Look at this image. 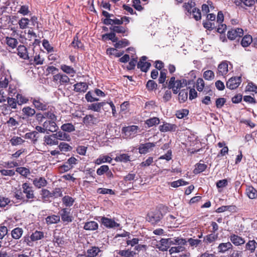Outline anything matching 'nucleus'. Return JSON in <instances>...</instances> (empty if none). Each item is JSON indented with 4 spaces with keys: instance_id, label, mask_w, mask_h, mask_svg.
Segmentation results:
<instances>
[{
    "instance_id": "53",
    "label": "nucleus",
    "mask_w": 257,
    "mask_h": 257,
    "mask_svg": "<svg viewBox=\"0 0 257 257\" xmlns=\"http://www.w3.org/2000/svg\"><path fill=\"white\" fill-rule=\"evenodd\" d=\"M207 168L206 165L205 164L198 163L196 165L195 168L194 170L195 174H198L204 171Z\"/></svg>"
},
{
    "instance_id": "8",
    "label": "nucleus",
    "mask_w": 257,
    "mask_h": 257,
    "mask_svg": "<svg viewBox=\"0 0 257 257\" xmlns=\"http://www.w3.org/2000/svg\"><path fill=\"white\" fill-rule=\"evenodd\" d=\"M243 35V31L241 28L231 29L227 33V37L229 39L233 40L240 38Z\"/></svg>"
},
{
    "instance_id": "58",
    "label": "nucleus",
    "mask_w": 257,
    "mask_h": 257,
    "mask_svg": "<svg viewBox=\"0 0 257 257\" xmlns=\"http://www.w3.org/2000/svg\"><path fill=\"white\" fill-rule=\"evenodd\" d=\"M9 107L13 109H16L17 107V100L13 97H7V100Z\"/></svg>"
},
{
    "instance_id": "46",
    "label": "nucleus",
    "mask_w": 257,
    "mask_h": 257,
    "mask_svg": "<svg viewBox=\"0 0 257 257\" xmlns=\"http://www.w3.org/2000/svg\"><path fill=\"white\" fill-rule=\"evenodd\" d=\"M17 101L18 104L19 105H21L23 104L27 103L29 101L28 98L23 96L22 94L18 93L16 95Z\"/></svg>"
},
{
    "instance_id": "26",
    "label": "nucleus",
    "mask_w": 257,
    "mask_h": 257,
    "mask_svg": "<svg viewBox=\"0 0 257 257\" xmlns=\"http://www.w3.org/2000/svg\"><path fill=\"white\" fill-rule=\"evenodd\" d=\"M174 239H172L171 238H163L161 239L160 243L162 245V247L161 248L162 250H166L169 248L170 245H173L174 243H173Z\"/></svg>"
},
{
    "instance_id": "13",
    "label": "nucleus",
    "mask_w": 257,
    "mask_h": 257,
    "mask_svg": "<svg viewBox=\"0 0 257 257\" xmlns=\"http://www.w3.org/2000/svg\"><path fill=\"white\" fill-rule=\"evenodd\" d=\"M111 31L114 32L115 34H121L123 36H127L128 34V29L126 27L121 25L111 26L109 28Z\"/></svg>"
},
{
    "instance_id": "38",
    "label": "nucleus",
    "mask_w": 257,
    "mask_h": 257,
    "mask_svg": "<svg viewBox=\"0 0 257 257\" xmlns=\"http://www.w3.org/2000/svg\"><path fill=\"white\" fill-rule=\"evenodd\" d=\"M115 160L116 162H121L123 163H126L131 161L130 156L126 154H122L117 156L115 158Z\"/></svg>"
},
{
    "instance_id": "40",
    "label": "nucleus",
    "mask_w": 257,
    "mask_h": 257,
    "mask_svg": "<svg viewBox=\"0 0 257 257\" xmlns=\"http://www.w3.org/2000/svg\"><path fill=\"white\" fill-rule=\"evenodd\" d=\"M23 244H26V245L29 246H34V241L32 239L31 235L29 236L28 235H25L22 239L20 240Z\"/></svg>"
},
{
    "instance_id": "22",
    "label": "nucleus",
    "mask_w": 257,
    "mask_h": 257,
    "mask_svg": "<svg viewBox=\"0 0 257 257\" xmlns=\"http://www.w3.org/2000/svg\"><path fill=\"white\" fill-rule=\"evenodd\" d=\"M83 122L87 125L96 124L98 122V119L95 117L93 115H86L83 117Z\"/></svg>"
},
{
    "instance_id": "12",
    "label": "nucleus",
    "mask_w": 257,
    "mask_h": 257,
    "mask_svg": "<svg viewBox=\"0 0 257 257\" xmlns=\"http://www.w3.org/2000/svg\"><path fill=\"white\" fill-rule=\"evenodd\" d=\"M147 59L146 56H143L138 63V68L143 72H147L151 66V63L146 61Z\"/></svg>"
},
{
    "instance_id": "34",
    "label": "nucleus",
    "mask_w": 257,
    "mask_h": 257,
    "mask_svg": "<svg viewBox=\"0 0 257 257\" xmlns=\"http://www.w3.org/2000/svg\"><path fill=\"white\" fill-rule=\"evenodd\" d=\"M23 233V230L22 228L20 227H17L11 232L12 236L14 239H18L22 236Z\"/></svg>"
},
{
    "instance_id": "39",
    "label": "nucleus",
    "mask_w": 257,
    "mask_h": 257,
    "mask_svg": "<svg viewBox=\"0 0 257 257\" xmlns=\"http://www.w3.org/2000/svg\"><path fill=\"white\" fill-rule=\"evenodd\" d=\"M61 129L65 133H71L75 131V126L71 123H67L62 124Z\"/></svg>"
},
{
    "instance_id": "27",
    "label": "nucleus",
    "mask_w": 257,
    "mask_h": 257,
    "mask_svg": "<svg viewBox=\"0 0 257 257\" xmlns=\"http://www.w3.org/2000/svg\"><path fill=\"white\" fill-rule=\"evenodd\" d=\"M232 245L230 242L221 243L219 244L217 248L219 252L224 253L232 247Z\"/></svg>"
},
{
    "instance_id": "45",
    "label": "nucleus",
    "mask_w": 257,
    "mask_h": 257,
    "mask_svg": "<svg viewBox=\"0 0 257 257\" xmlns=\"http://www.w3.org/2000/svg\"><path fill=\"white\" fill-rule=\"evenodd\" d=\"M43 237L44 233L42 231L36 230L31 234L32 239L34 241L40 240Z\"/></svg>"
},
{
    "instance_id": "36",
    "label": "nucleus",
    "mask_w": 257,
    "mask_h": 257,
    "mask_svg": "<svg viewBox=\"0 0 257 257\" xmlns=\"http://www.w3.org/2000/svg\"><path fill=\"white\" fill-rule=\"evenodd\" d=\"M112 159L108 156H100L95 160V163L96 165H100L104 163H110Z\"/></svg>"
},
{
    "instance_id": "60",
    "label": "nucleus",
    "mask_w": 257,
    "mask_h": 257,
    "mask_svg": "<svg viewBox=\"0 0 257 257\" xmlns=\"http://www.w3.org/2000/svg\"><path fill=\"white\" fill-rule=\"evenodd\" d=\"M11 203V200L3 196L0 195V207H5Z\"/></svg>"
},
{
    "instance_id": "62",
    "label": "nucleus",
    "mask_w": 257,
    "mask_h": 257,
    "mask_svg": "<svg viewBox=\"0 0 257 257\" xmlns=\"http://www.w3.org/2000/svg\"><path fill=\"white\" fill-rule=\"evenodd\" d=\"M203 77L207 80H211L214 77V72L211 70H206L203 73Z\"/></svg>"
},
{
    "instance_id": "7",
    "label": "nucleus",
    "mask_w": 257,
    "mask_h": 257,
    "mask_svg": "<svg viewBox=\"0 0 257 257\" xmlns=\"http://www.w3.org/2000/svg\"><path fill=\"white\" fill-rule=\"evenodd\" d=\"M53 81L60 85H66L69 81V78L66 75L62 73H58L53 76Z\"/></svg>"
},
{
    "instance_id": "2",
    "label": "nucleus",
    "mask_w": 257,
    "mask_h": 257,
    "mask_svg": "<svg viewBox=\"0 0 257 257\" xmlns=\"http://www.w3.org/2000/svg\"><path fill=\"white\" fill-rule=\"evenodd\" d=\"M140 132V127L136 125L124 126L121 129L123 137L126 139H132L134 138Z\"/></svg>"
},
{
    "instance_id": "28",
    "label": "nucleus",
    "mask_w": 257,
    "mask_h": 257,
    "mask_svg": "<svg viewBox=\"0 0 257 257\" xmlns=\"http://www.w3.org/2000/svg\"><path fill=\"white\" fill-rule=\"evenodd\" d=\"M105 104L104 102L92 103L88 106V109L99 112Z\"/></svg>"
},
{
    "instance_id": "63",
    "label": "nucleus",
    "mask_w": 257,
    "mask_h": 257,
    "mask_svg": "<svg viewBox=\"0 0 257 257\" xmlns=\"http://www.w3.org/2000/svg\"><path fill=\"white\" fill-rule=\"evenodd\" d=\"M153 162H154V158H153V157H149L146 159V160H145V161L142 162L140 164V166L142 167H149L151 165H152V164L153 163Z\"/></svg>"
},
{
    "instance_id": "19",
    "label": "nucleus",
    "mask_w": 257,
    "mask_h": 257,
    "mask_svg": "<svg viewBox=\"0 0 257 257\" xmlns=\"http://www.w3.org/2000/svg\"><path fill=\"white\" fill-rule=\"evenodd\" d=\"M176 125L169 123H164L163 124L159 126V130L161 132H167L169 131H175L176 129Z\"/></svg>"
},
{
    "instance_id": "47",
    "label": "nucleus",
    "mask_w": 257,
    "mask_h": 257,
    "mask_svg": "<svg viewBox=\"0 0 257 257\" xmlns=\"http://www.w3.org/2000/svg\"><path fill=\"white\" fill-rule=\"evenodd\" d=\"M62 202L66 206L70 207L73 204L74 199L70 196H65L62 198Z\"/></svg>"
},
{
    "instance_id": "14",
    "label": "nucleus",
    "mask_w": 257,
    "mask_h": 257,
    "mask_svg": "<svg viewBox=\"0 0 257 257\" xmlns=\"http://www.w3.org/2000/svg\"><path fill=\"white\" fill-rule=\"evenodd\" d=\"M162 217V214L159 211L150 213L148 216V220L152 224L159 222Z\"/></svg>"
},
{
    "instance_id": "24",
    "label": "nucleus",
    "mask_w": 257,
    "mask_h": 257,
    "mask_svg": "<svg viewBox=\"0 0 257 257\" xmlns=\"http://www.w3.org/2000/svg\"><path fill=\"white\" fill-rule=\"evenodd\" d=\"M230 241L236 246L243 244L245 243L244 239L235 234H232L230 237Z\"/></svg>"
},
{
    "instance_id": "35",
    "label": "nucleus",
    "mask_w": 257,
    "mask_h": 257,
    "mask_svg": "<svg viewBox=\"0 0 257 257\" xmlns=\"http://www.w3.org/2000/svg\"><path fill=\"white\" fill-rule=\"evenodd\" d=\"M46 222L48 224L57 223L60 221V216L56 215L48 216L46 218Z\"/></svg>"
},
{
    "instance_id": "56",
    "label": "nucleus",
    "mask_w": 257,
    "mask_h": 257,
    "mask_svg": "<svg viewBox=\"0 0 257 257\" xmlns=\"http://www.w3.org/2000/svg\"><path fill=\"white\" fill-rule=\"evenodd\" d=\"M188 184V182L185 181L183 179H179L178 180L173 181L171 183V186L172 187L176 188L181 186L186 185Z\"/></svg>"
},
{
    "instance_id": "43",
    "label": "nucleus",
    "mask_w": 257,
    "mask_h": 257,
    "mask_svg": "<svg viewBox=\"0 0 257 257\" xmlns=\"http://www.w3.org/2000/svg\"><path fill=\"white\" fill-rule=\"evenodd\" d=\"M100 251V249L97 247H92L91 248L87 250V256L88 257H95L96 256L98 252Z\"/></svg>"
},
{
    "instance_id": "11",
    "label": "nucleus",
    "mask_w": 257,
    "mask_h": 257,
    "mask_svg": "<svg viewBox=\"0 0 257 257\" xmlns=\"http://www.w3.org/2000/svg\"><path fill=\"white\" fill-rule=\"evenodd\" d=\"M32 103L35 107L40 110H45L47 109V105L42 99L40 98H32Z\"/></svg>"
},
{
    "instance_id": "17",
    "label": "nucleus",
    "mask_w": 257,
    "mask_h": 257,
    "mask_svg": "<svg viewBox=\"0 0 257 257\" xmlns=\"http://www.w3.org/2000/svg\"><path fill=\"white\" fill-rule=\"evenodd\" d=\"M60 215L62 221L64 222H70L72 221L70 210L67 208H63L61 210Z\"/></svg>"
},
{
    "instance_id": "52",
    "label": "nucleus",
    "mask_w": 257,
    "mask_h": 257,
    "mask_svg": "<svg viewBox=\"0 0 257 257\" xmlns=\"http://www.w3.org/2000/svg\"><path fill=\"white\" fill-rule=\"evenodd\" d=\"M58 148L60 151L65 152L70 151L72 149L71 146L64 142L60 143L58 145Z\"/></svg>"
},
{
    "instance_id": "10",
    "label": "nucleus",
    "mask_w": 257,
    "mask_h": 257,
    "mask_svg": "<svg viewBox=\"0 0 257 257\" xmlns=\"http://www.w3.org/2000/svg\"><path fill=\"white\" fill-rule=\"evenodd\" d=\"M43 123L46 131L54 133L58 130L59 127L56 123V121L46 120Z\"/></svg>"
},
{
    "instance_id": "44",
    "label": "nucleus",
    "mask_w": 257,
    "mask_h": 257,
    "mask_svg": "<svg viewBox=\"0 0 257 257\" xmlns=\"http://www.w3.org/2000/svg\"><path fill=\"white\" fill-rule=\"evenodd\" d=\"M252 42V37L250 35H246L242 39L241 44L243 47L248 46Z\"/></svg>"
},
{
    "instance_id": "50",
    "label": "nucleus",
    "mask_w": 257,
    "mask_h": 257,
    "mask_svg": "<svg viewBox=\"0 0 257 257\" xmlns=\"http://www.w3.org/2000/svg\"><path fill=\"white\" fill-rule=\"evenodd\" d=\"M25 141L22 139L21 137H13L10 140V143L12 146H18L22 144Z\"/></svg>"
},
{
    "instance_id": "30",
    "label": "nucleus",
    "mask_w": 257,
    "mask_h": 257,
    "mask_svg": "<svg viewBox=\"0 0 257 257\" xmlns=\"http://www.w3.org/2000/svg\"><path fill=\"white\" fill-rule=\"evenodd\" d=\"M228 71L227 62H223L218 66V73L220 75H225Z\"/></svg>"
},
{
    "instance_id": "59",
    "label": "nucleus",
    "mask_w": 257,
    "mask_h": 257,
    "mask_svg": "<svg viewBox=\"0 0 257 257\" xmlns=\"http://www.w3.org/2000/svg\"><path fill=\"white\" fill-rule=\"evenodd\" d=\"M159 122V119L155 117L148 119L146 121V123L149 127H151L154 125L158 124Z\"/></svg>"
},
{
    "instance_id": "41",
    "label": "nucleus",
    "mask_w": 257,
    "mask_h": 257,
    "mask_svg": "<svg viewBox=\"0 0 257 257\" xmlns=\"http://www.w3.org/2000/svg\"><path fill=\"white\" fill-rule=\"evenodd\" d=\"M217 234L211 233L210 234L206 235L204 237L203 240L206 243L209 244L215 241V240L217 239Z\"/></svg>"
},
{
    "instance_id": "55",
    "label": "nucleus",
    "mask_w": 257,
    "mask_h": 257,
    "mask_svg": "<svg viewBox=\"0 0 257 257\" xmlns=\"http://www.w3.org/2000/svg\"><path fill=\"white\" fill-rule=\"evenodd\" d=\"M23 112L28 116H33L36 111L33 108L29 106L25 107L22 109Z\"/></svg>"
},
{
    "instance_id": "20",
    "label": "nucleus",
    "mask_w": 257,
    "mask_h": 257,
    "mask_svg": "<svg viewBox=\"0 0 257 257\" xmlns=\"http://www.w3.org/2000/svg\"><path fill=\"white\" fill-rule=\"evenodd\" d=\"M187 85L186 80L183 79L181 80H177L175 85H173L174 89H172L174 94L178 93L179 89Z\"/></svg>"
},
{
    "instance_id": "9",
    "label": "nucleus",
    "mask_w": 257,
    "mask_h": 257,
    "mask_svg": "<svg viewBox=\"0 0 257 257\" xmlns=\"http://www.w3.org/2000/svg\"><path fill=\"white\" fill-rule=\"evenodd\" d=\"M43 141L44 144L45 145L52 146L58 145L59 144V142L57 141L54 134L44 136Z\"/></svg>"
},
{
    "instance_id": "4",
    "label": "nucleus",
    "mask_w": 257,
    "mask_h": 257,
    "mask_svg": "<svg viewBox=\"0 0 257 257\" xmlns=\"http://www.w3.org/2000/svg\"><path fill=\"white\" fill-rule=\"evenodd\" d=\"M241 82V77L240 76L232 77L226 82V85L227 88L233 90L237 88Z\"/></svg>"
},
{
    "instance_id": "31",
    "label": "nucleus",
    "mask_w": 257,
    "mask_h": 257,
    "mask_svg": "<svg viewBox=\"0 0 257 257\" xmlns=\"http://www.w3.org/2000/svg\"><path fill=\"white\" fill-rule=\"evenodd\" d=\"M60 68L64 73L71 75V76H73L76 73V71L73 67L70 66L62 64L61 65Z\"/></svg>"
},
{
    "instance_id": "21",
    "label": "nucleus",
    "mask_w": 257,
    "mask_h": 257,
    "mask_svg": "<svg viewBox=\"0 0 257 257\" xmlns=\"http://www.w3.org/2000/svg\"><path fill=\"white\" fill-rule=\"evenodd\" d=\"M74 90L78 92H84L88 89V85L86 82H79L74 85Z\"/></svg>"
},
{
    "instance_id": "18",
    "label": "nucleus",
    "mask_w": 257,
    "mask_h": 257,
    "mask_svg": "<svg viewBox=\"0 0 257 257\" xmlns=\"http://www.w3.org/2000/svg\"><path fill=\"white\" fill-rule=\"evenodd\" d=\"M103 23L106 25H110L111 26H118L122 25V20L121 18L119 19L114 17L112 19H105Z\"/></svg>"
},
{
    "instance_id": "61",
    "label": "nucleus",
    "mask_w": 257,
    "mask_h": 257,
    "mask_svg": "<svg viewBox=\"0 0 257 257\" xmlns=\"http://www.w3.org/2000/svg\"><path fill=\"white\" fill-rule=\"evenodd\" d=\"M71 45L74 48L81 49L83 48V44L78 40V37L76 36L74 38Z\"/></svg>"
},
{
    "instance_id": "3",
    "label": "nucleus",
    "mask_w": 257,
    "mask_h": 257,
    "mask_svg": "<svg viewBox=\"0 0 257 257\" xmlns=\"http://www.w3.org/2000/svg\"><path fill=\"white\" fill-rule=\"evenodd\" d=\"M173 245L174 246H172L169 250L170 254H172L176 253L182 252L186 250L185 247L184 246L186 243L185 239L183 238H177L174 239Z\"/></svg>"
},
{
    "instance_id": "54",
    "label": "nucleus",
    "mask_w": 257,
    "mask_h": 257,
    "mask_svg": "<svg viewBox=\"0 0 257 257\" xmlns=\"http://www.w3.org/2000/svg\"><path fill=\"white\" fill-rule=\"evenodd\" d=\"M29 22L30 20L28 18H22L19 21L18 24L20 29H25L28 27Z\"/></svg>"
},
{
    "instance_id": "49",
    "label": "nucleus",
    "mask_w": 257,
    "mask_h": 257,
    "mask_svg": "<svg viewBox=\"0 0 257 257\" xmlns=\"http://www.w3.org/2000/svg\"><path fill=\"white\" fill-rule=\"evenodd\" d=\"M195 5V3L191 1L190 2L185 3L183 5V7L189 14H191L192 12L193 9L194 8Z\"/></svg>"
},
{
    "instance_id": "6",
    "label": "nucleus",
    "mask_w": 257,
    "mask_h": 257,
    "mask_svg": "<svg viewBox=\"0 0 257 257\" xmlns=\"http://www.w3.org/2000/svg\"><path fill=\"white\" fill-rule=\"evenodd\" d=\"M157 143H146L140 144L138 150L141 154H146L153 150Z\"/></svg>"
},
{
    "instance_id": "32",
    "label": "nucleus",
    "mask_w": 257,
    "mask_h": 257,
    "mask_svg": "<svg viewBox=\"0 0 257 257\" xmlns=\"http://www.w3.org/2000/svg\"><path fill=\"white\" fill-rule=\"evenodd\" d=\"M247 196L251 199L257 197V190L252 186H248L246 189Z\"/></svg>"
},
{
    "instance_id": "1",
    "label": "nucleus",
    "mask_w": 257,
    "mask_h": 257,
    "mask_svg": "<svg viewBox=\"0 0 257 257\" xmlns=\"http://www.w3.org/2000/svg\"><path fill=\"white\" fill-rule=\"evenodd\" d=\"M14 197L23 202H31L35 198L33 187L29 184L24 183L22 185L21 188L15 192Z\"/></svg>"
},
{
    "instance_id": "23",
    "label": "nucleus",
    "mask_w": 257,
    "mask_h": 257,
    "mask_svg": "<svg viewBox=\"0 0 257 257\" xmlns=\"http://www.w3.org/2000/svg\"><path fill=\"white\" fill-rule=\"evenodd\" d=\"M257 248V242L254 240H249L245 244V249L250 253H254Z\"/></svg>"
},
{
    "instance_id": "5",
    "label": "nucleus",
    "mask_w": 257,
    "mask_h": 257,
    "mask_svg": "<svg viewBox=\"0 0 257 257\" xmlns=\"http://www.w3.org/2000/svg\"><path fill=\"white\" fill-rule=\"evenodd\" d=\"M101 222L105 227L108 228H115L119 227V223L114 219L106 217H101Z\"/></svg>"
},
{
    "instance_id": "48",
    "label": "nucleus",
    "mask_w": 257,
    "mask_h": 257,
    "mask_svg": "<svg viewBox=\"0 0 257 257\" xmlns=\"http://www.w3.org/2000/svg\"><path fill=\"white\" fill-rule=\"evenodd\" d=\"M117 253L122 257H133L135 254L133 251L128 249L119 250Z\"/></svg>"
},
{
    "instance_id": "37",
    "label": "nucleus",
    "mask_w": 257,
    "mask_h": 257,
    "mask_svg": "<svg viewBox=\"0 0 257 257\" xmlns=\"http://www.w3.org/2000/svg\"><path fill=\"white\" fill-rule=\"evenodd\" d=\"M129 41L126 39H123L119 41L117 40V41L114 44V46L116 49H120L125 47L129 45Z\"/></svg>"
},
{
    "instance_id": "33",
    "label": "nucleus",
    "mask_w": 257,
    "mask_h": 257,
    "mask_svg": "<svg viewBox=\"0 0 257 257\" xmlns=\"http://www.w3.org/2000/svg\"><path fill=\"white\" fill-rule=\"evenodd\" d=\"M102 39L103 40L108 39L111 40L112 42H116L118 40V38L116 36V34L114 32L111 31L109 33H107L102 36Z\"/></svg>"
},
{
    "instance_id": "51",
    "label": "nucleus",
    "mask_w": 257,
    "mask_h": 257,
    "mask_svg": "<svg viewBox=\"0 0 257 257\" xmlns=\"http://www.w3.org/2000/svg\"><path fill=\"white\" fill-rule=\"evenodd\" d=\"M42 118H48L47 120H53L56 121L57 119V116L53 112L48 111L44 113L43 115H42Z\"/></svg>"
},
{
    "instance_id": "64",
    "label": "nucleus",
    "mask_w": 257,
    "mask_h": 257,
    "mask_svg": "<svg viewBox=\"0 0 257 257\" xmlns=\"http://www.w3.org/2000/svg\"><path fill=\"white\" fill-rule=\"evenodd\" d=\"M109 170V167L107 165H102L97 169L96 173L98 175L101 176L104 173H106Z\"/></svg>"
},
{
    "instance_id": "42",
    "label": "nucleus",
    "mask_w": 257,
    "mask_h": 257,
    "mask_svg": "<svg viewBox=\"0 0 257 257\" xmlns=\"http://www.w3.org/2000/svg\"><path fill=\"white\" fill-rule=\"evenodd\" d=\"M6 43L12 49L16 48L18 44V40L16 39L8 37L6 38Z\"/></svg>"
},
{
    "instance_id": "29",
    "label": "nucleus",
    "mask_w": 257,
    "mask_h": 257,
    "mask_svg": "<svg viewBox=\"0 0 257 257\" xmlns=\"http://www.w3.org/2000/svg\"><path fill=\"white\" fill-rule=\"evenodd\" d=\"M33 183L35 186L38 188H40L46 185L47 181L45 178L43 177H40L39 178L34 179L33 181Z\"/></svg>"
},
{
    "instance_id": "15",
    "label": "nucleus",
    "mask_w": 257,
    "mask_h": 257,
    "mask_svg": "<svg viewBox=\"0 0 257 257\" xmlns=\"http://www.w3.org/2000/svg\"><path fill=\"white\" fill-rule=\"evenodd\" d=\"M57 141L70 142L71 140L70 136L64 131H58L54 134Z\"/></svg>"
},
{
    "instance_id": "16",
    "label": "nucleus",
    "mask_w": 257,
    "mask_h": 257,
    "mask_svg": "<svg viewBox=\"0 0 257 257\" xmlns=\"http://www.w3.org/2000/svg\"><path fill=\"white\" fill-rule=\"evenodd\" d=\"M17 54L20 58L25 60H29L30 59V57L29 56V54L28 52V50L25 46H19L17 48Z\"/></svg>"
},
{
    "instance_id": "57",
    "label": "nucleus",
    "mask_w": 257,
    "mask_h": 257,
    "mask_svg": "<svg viewBox=\"0 0 257 257\" xmlns=\"http://www.w3.org/2000/svg\"><path fill=\"white\" fill-rule=\"evenodd\" d=\"M16 172L25 177L30 173L29 169L25 167H18L16 169Z\"/></svg>"
},
{
    "instance_id": "25",
    "label": "nucleus",
    "mask_w": 257,
    "mask_h": 257,
    "mask_svg": "<svg viewBox=\"0 0 257 257\" xmlns=\"http://www.w3.org/2000/svg\"><path fill=\"white\" fill-rule=\"evenodd\" d=\"M98 227V224L96 222L90 221L85 223L83 228L86 230L93 231L97 229Z\"/></svg>"
}]
</instances>
